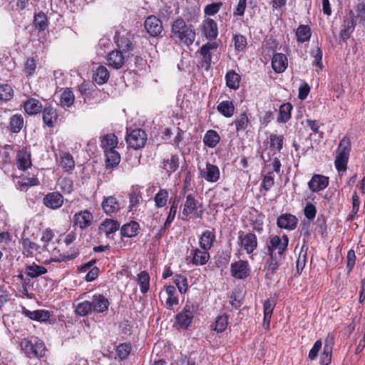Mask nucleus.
<instances>
[{
  "label": "nucleus",
  "mask_w": 365,
  "mask_h": 365,
  "mask_svg": "<svg viewBox=\"0 0 365 365\" xmlns=\"http://www.w3.org/2000/svg\"><path fill=\"white\" fill-rule=\"evenodd\" d=\"M225 79L227 86L230 88L236 90L239 88L241 77L235 71H229L225 76Z\"/></svg>",
  "instance_id": "e433bc0d"
},
{
  "label": "nucleus",
  "mask_w": 365,
  "mask_h": 365,
  "mask_svg": "<svg viewBox=\"0 0 365 365\" xmlns=\"http://www.w3.org/2000/svg\"><path fill=\"white\" fill-rule=\"evenodd\" d=\"M235 48L237 51H243L247 46V38L242 34H235L233 36Z\"/></svg>",
  "instance_id": "e2e57ef3"
},
{
  "label": "nucleus",
  "mask_w": 365,
  "mask_h": 365,
  "mask_svg": "<svg viewBox=\"0 0 365 365\" xmlns=\"http://www.w3.org/2000/svg\"><path fill=\"white\" fill-rule=\"evenodd\" d=\"M24 313L29 319L41 322L48 321L51 317L50 312L47 310L43 309L35 311H29L28 309H26L24 312Z\"/></svg>",
  "instance_id": "a878e982"
},
{
  "label": "nucleus",
  "mask_w": 365,
  "mask_h": 365,
  "mask_svg": "<svg viewBox=\"0 0 365 365\" xmlns=\"http://www.w3.org/2000/svg\"><path fill=\"white\" fill-rule=\"evenodd\" d=\"M230 273L232 277L238 279H244L250 274L249 264L245 260H238L231 264Z\"/></svg>",
  "instance_id": "6e6552de"
},
{
  "label": "nucleus",
  "mask_w": 365,
  "mask_h": 365,
  "mask_svg": "<svg viewBox=\"0 0 365 365\" xmlns=\"http://www.w3.org/2000/svg\"><path fill=\"white\" fill-rule=\"evenodd\" d=\"M289 244V238L284 235L270 236L264 247L269 255L266 261L267 271L273 274L284 259V252Z\"/></svg>",
  "instance_id": "f257e3e1"
},
{
  "label": "nucleus",
  "mask_w": 365,
  "mask_h": 365,
  "mask_svg": "<svg viewBox=\"0 0 365 365\" xmlns=\"http://www.w3.org/2000/svg\"><path fill=\"white\" fill-rule=\"evenodd\" d=\"M45 206L56 210L61 207L63 204V197L58 192L48 193L43 199Z\"/></svg>",
  "instance_id": "2eb2a0df"
},
{
  "label": "nucleus",
  "mask_w": 365,
  "mask_h": 365,
  "mask_svg": "<svg viewBox=\"0 0 365 365\" xmlns=\"http://www.w3.org/2000/svg\"><path fill=\"white\" fill-rule=\"evenodd\" d=\"M237 242L241 250L245 251L248 255L252 254L258 245L257 236L254 233L245 232L242 230L237 232Z\"/></svg>",
  "instance_id": "20e7f679"
},
{
  "label": "nucleus",
  "mask_w": 365,
  "mask_h": 365,
  "mask_svg": "<svg viewBox=\"0 0 365 365\" xmlns=\"http://www.w3.org/2000/svg\"><path fill=\"white\" fill-rule=\"evenodd\" d=\"M47 272L48 270L45 267L38 265L34 262L31 264H26L25 267V273L31 278H36L47 273Z\"/></svg>",
  "instance_id": "cd10ccee"
},
{
  "label": "nucleus",
  "mask_w": 365,
  "mask_h": 365,
  "mask_svg": "<svg viewBox=\"0 0 365 365\" xmlns=\"http://www.w3.org/2000/svg\"><path fill=\"white\" fill-rule=\"evenodd\" d=\"M125 140L128 146L137 150L145 145L147 134L142 129H135L127 134Z\"/></svg>",
  "instance_id": "423d86ee"
},
{
  "label": "nucleus",
  "mask_w": 365,
  "mask_h": 365,
  "mask_svg": "<svg viewBox=\"0 0 365 365\" xmlns=\"http://www.w3.org/2000/svg\"><path fill=\"white\" fill-rule=\"evenodd\" d=\"M215 241V232L214 230H205L199 239L200 247L209 251L213 246Z\"/></svg>",
  "instance_id": "4be33fe9"
},
{
  "label": "nucleus",
  "mask_w": 365,
  "mask_h": 365,
  "mask_svg": "<svg viewBox=\"0 0 365 365\" xmlns=\"http://www.w3.org/2000/svg\"><path fill=\"white\" fill-rule=\"evenodd\" d=\"M308 247L306 245H303L301 251L299 252L298 259L297 260V269L298 272H300L304 268L306 260H307V252Z\"/></svg>",
  "instance_id": "5fc2aeb1"
},
{
  "label": "nucleus",
  "mask_w": 365,
  "mask_h": 365,
  "mask_svg": "<svg viewBox=\"0 0 365 365\" xmlns=\"http://www.w3.org/2000/svg\"><path fill=\"white\" fill-rule=\"evenodd\" d=\"M298 220L291 214H284L277 219V226L282 229L293 230L296 228Z\"/></svg>",
  "instance_id": "6ab92c4d"
},
{
  "label": "nucleus",
  "mask_w": 365,
  "mask_h": 365,
  "mask_svg": "<svg viewBox=\"0 0 365 365\" xmlns=\"http://www.w3.org/2000/svg\"><path fill=\"white\" fill-rule=\"evenodd\" d=\"M138 283L142 293H146L149 290L150 276L147 272L143 271L138 274Z\"/></svg>",
  "instance_id": "c03bdc74"
},
{
  "label": "nucleus",
  "mask_w": 365,
  "mask_h": 365,
  "mask_svg": "<svg viewBox=\"0 0 365 365\" xmlns=\"http://www.w3.org/2000/svg\"><path fill=\"white\" fill-rule=\"evenodd\" d=\"M101 207L106 214L110 215L120 210V203L114 196H108L104 197Z\"/></svg>",
  "instance_id": "a211bd4d"
},
{
  "label": "nucleus",
  "mask_w": 365,
  "mask_h": 365,
  "mask_svg": "<svg viewBox=\"0 0 365 365\" xmlns=\"http://www.w3.org/2000/svg\"><path fill=\"white\" fill-rule=\"evenodd\" d=\"M179 167V158L178 155H171L170 157L163 162V168L168 175L174 173Z\"/></svg>",
  "instance_id": "f704fd0d"
},
{
  "label": "nucleus",
  "mask_w": 365,
  "mask_h": 365,
  "mask_svg": "<svg viewBox=\"0 0 365 365\" xmlns=\"http://www.w3.org/2000/svg\"><path fill=\"white\" fill-rule=\"evenodd\" d=\"M201 178L210 182H215L220 179V170L215 165L207 163L205 168H200Z\"/></svg>",
  "instance_id": "9d476101"
},
{
  "label": "nucleus",
  "mask_w": 365,
  "mask_h": 365,
  "mask_svg": "<svg viewBox=\"0 0 365 365\" xmlns=\"http://www.w3.org/2000/svg\"><path fill=\"white\" fill-rule=\"evenodd\" d=\"M16 165L19 170H26L31 165L30 154L24 150H19L16 154Z\"/></svg>",
  "instance_id": "bb28decb"
},
{
  "label": "nucleus",
  "mask_w": 365,
  "mask_h": 365,
  "mask_svg": "<svg viewBox=\"0 0 365 365\" xmlns=\"http://www.w3.org/2000/svg\"><path fill=\"white\" fill-rule=\"evenodd\" d=\"M10 130L13 133H19L24 125V118L21 115H14L10 119Z\"/></svg>",
  "instance_id": "49530a36"
},
{
  "label": "nucleus",
  "mask_w": 365,
  "mask_h": 365,
  "mask_svg": "<svg viewBox=\"0 0 365 365\" xmlns=\"http://www.w3.org/2000/svg\"><path fill=\"white\" fill-rule=\"evenodd\" d=\"M200 206V202L194 196L187 195L183 204L181 219L182 220H187L194 215H196L197 217H201L202 211H200V213L197 212V209Z\"/></svg>",
  "instance_id": "39448f33"
},
{
  "label": "nucleus",
  "mask_w": 365,
  "mask_h": 365,
  "mask_svg": "<svg viewBox=\"0 0 365 365\" xmlns=\"http://www.w3.org/2000/svg\"><path fill=\"white\" fill-rule=\"evenodd\" d=\"M101 145L105 151L114 150L117 146L118 140L113 133L106 134L102 136Z\"/></svg>",
  "instance_id": "c85d7f7f"
},
{
  "label": "nucleus",
  "mask_w": 365,
  "mask_h": 365,
  "mask_svg": "<svg viewBox=\"0 0 365 365\" xmlns=\"http://www.w3.org/2000/svg\"><path fill=\"white\" fill-rule=\"evenodd\" d=\"M120 227V224L114 220L106 219L100 225V232L104 233L107 237L110 234L115 232Z\"/></svg>",
  "instance_id": "b1692460"
},
{
  "label": "nucleus",
  "mask_w": 365,
  "mask_h": 365,
  "mask_svg": "<svg viewBox=\"0 0 365 365\" xmlns=\"http://www.w3.org/2000/svg\"><path fill=\"white\" fill-rule=\"evenodd\" d=\"M11 150L9 145H0V163H1L3 166L9 163L11 161Z\"/></svg>",
  "instance_id": "680f3d73"
},
{
  "label": "nucleus",
  "mask_w": 365,
  "mask_h": 365,
  "mask_svg": "<svg viewBox=\"0 0 365 365\" xmlns=\"http://www.w3.org/2000/svg\"><path fill=\"white\" fill-rule=\"evenodd\" d=\"M191 263L195 266L205 264L210 259V255L207 250L192 248L190 251Z\"/></svg>",
  "instance_id": "ddd939ff"
},
{
  "label": "nucleus",
  "mask_w": 365,
  "mask_h": 365,
  "mask_svg": "<svg viewBox=\"0 0 365 365\" xmlns=\"http://www.w3.org/2000/svg\"><path fill=\"white\" fill-rule=\"evenodd\" d=\"M292 106L290 103H283L279 108L278 121L282 123L287 122L291 118Z\"/></svg>",
  "instance_id": "79ce46f5"
},
{
  "label": "nucleus",
  "mask_w": 365,
  "mask_h": 365,
  "mask_svg": "<svg viewBox=\"0 0 365 365\" xmlns=\"http://www.w3.org/2000/svg\"><path fill=\"white\" fill-rule=\"evenodd\" d=\"M220 136L214 130H209L206 132L203 138V143L209 148H215L220 142Z\"/></svg>",
  "instance_id": "72a5a7b5"
},
{
  "label": "nucleus",
  "mask_w": 365,
  "mask_h": 365,
  "mask_svg": "<svg viewBox=\"0 0 365 365\" xmlns=\"http://www.w3.org/2000/svg\"><path fill=\"white\" fill-rule=\"evenodd\" d=\"M329 185V178L322 175H314L308 182V186L312 192H319L324 190Z\"/></svg>",
  "instance_id": "f3484780"
},
{
  "label": "nucleus",
  "mask_w": 365,
  "mask_h": 365,
  "mask_svg": "<svg viewBox=\"0 0 365 365\" xmlns=\"http://www.w3.org/2000/svg\"><path fill=\"white\" fill-rule=\"evenodd\" d=\"M93 220V214L87 210L76 213L73 216L74 225L81 230H84L91 225Z\"/></svg>",
  "instance_id": "9b49d317"
},
{
  "label": "nucleus",
  "mask_w": 365,
  "mask_h": 365,
  "mask_svg": "<svg viewBox=\"0 0 365 365\" xmlns=\"http://www.w3.org/2000/svg\"><path fill=\"white\" fill-rule=\"evenodd\" d=\"M22 352L29 358H41L45 351L44 344L37 338L24 339L20 342Z\"/></svg>",
  "instance_id": "7ed1b4c3"
},
{
  "label": "nucleus",
  "mask_w": 365,
  "mask_h": 365,
  "mask_svg": "<svg viewBox=\"0 0 365 365\" xmlns=\"http://www.w3.org/2000/svg\"><path fill=\"white\" fill-rule=\"evenodd\" d=\"M140 225L137 222L131 221L123 225L120 233L123 237H133L137 235Z\"/></svg>",
  "instance_id": "7c9ffc66"
},
{
  "label": "nucleus",
  "mask_w": 365,
  "mask_h": 365,
  "mask_svg": "<svg viewBox=\"0 0 365 365\" xmlns=\"http://www.w3.org/2000/svg\"><path fill=\"white\" fill-rule=\"evenodd\" d=\"M109 72L106 67L104 66H99L93 76V79L96 83L101 85L107 82L109 78Z\"/></svg>",
  "instance_id": "58836bf2"
},
{
  "label": "nucleus",
  "mask_w": 365,
  "mask_h": 365,
  "mask_svg": "<svg viewBox=\"0 0 365 365\" xmlns=\"http://www.w3.org/2000/svg\"><path fill=\"white\" fill-rule=\"evenodd\" d=\"M173 282L175 284L181 294H184L187 292L188 289V282L186 277L181 274H177L173 278Z\"/></svg>",
  "instance_id": "de8ad7c7"
},
{
  "label": "nucleus",
  "mask_w": 365,
  "mask_h": 365,
  "mask_svg": "<svg viewBox=\"0 0 365 365\" xmlns=\"http://www.w3.org/2000/svg\"><path fill=\"white\" fill-rule=\"evenodd\" d=\"M105 155L106 158V168H114L117 166L120 161V154L114 150L105 151Z\"/></svg>",
  "instance_id": "4c0bfd02"
},
{
  "label": "nucleus",
  "mask_w": 365,
  "mask_h": 365,
  "mask_svg": "<svg viewBox=\"0 0 365 365\" xmlns=\"http://www.w3.org/2000/svg\"><path fill=\"white\" fill-rule=\"evenodd\" d=\"M108 65L115 69L120 68L125 62L123 53L118 50L112 51L107 56Z\"/></svg>",
  "instance_id": "aec40b11"
},
{
  "label": "nucleus",
  "mask_w": 365,
  "mask_h": 365,
  "mask_svg": "<svg viewBox=\"0 0 365 365\" xmlns=\"http://www.w3.org/2000/svg\"><path fill=\"white\" fill-rule=\"evenodd\" d=\"M91 305L93 312L102 313L108 310L109 302L103 295H98L93 297Z\"/></svg>",
  "instance_id": "5701e85b"
},
{
  "label": "nucleus",
  "mask_w": 365,
  "mask_h": 365,
  "mask_svg": "<svg viewBox=\"0 0 365 365\" xmlns=\"http://www.w3.org/2000/svg\"><path fill=\"white\" fill-rule=\"evenodd\" d=\"M25 111L29 115H35L41 112L42 105L41 102L34 98L27 100L24 104Z\"/></svg>",
  "instance_id": "473e14b6"
},
{
  "label": "nucleus",
  "mask_w": 365,
  "mask_h": 365,
  "mask_svg": "<svg viewBox=\"0 0 365 365\" xmlns=\"http://www.w3.org/2000/svg\"><path fill=\"white\" fill-rule=\"evenodd\" d=\"M172 37L187 46L192 44L196 33L192 26L186 24L182 19H176L172 24Z\"/></svg>",
  "instance_id": "f03ea898"
},
{
  "label": "nucleus",
  "mask_w": 365,
  "mask_h": 365,
  "mask_svg": "<svg viewBox=\"0 0 365 365\" xmlns=\"http://www.w3.org/2000/svg\"><path fill=\"white\" fill-rule=\"evenodd\" d=\"M34 25L36 29L43 31L48 26L47 16L43 12H39L34 16Z\"/></svg>",
  "instance_id": "09e8293b"
},
{
  "label": "nucleus",
  "mask_w": 365,
  "mask_h": 365,
  "mask_svg": "<svg viewBox=\"0 0 365 365\" xmlns=\"http://www.w3.org/2000/svg\"><path fill=\"white\" fill-rule=\"evenodd\" d=\"M168 192L165 189H161L154 197L155 205L157 207H164L168 202Z\"/></svg>",
  "instance_id": "6e6d98bb"
},
{
  "label": "nucleus",
  "mask_w": 365,
  "mask_h": 365,
  "mask_svg": "<svg viewBox=\"0 0 365 365\" xmlns=\"http://www.w3.org/2000/svg\"><path fill=\"white\" fill-rule=\"evenodd\" d=\"M312 36L310 28L307 25H300L296 31V36L298 42L308 41Z\"/></svg>",
  "instance_id": "ea45409f"
},
{
  "label": "nucleus",
  "mask_w": 365,
  "mask_h": 365,
  "mask_svg": "<svg viewBox=\"0 0 365 365\" xmlns=\"http://www.w3.org/2000/svg\"><path fill=\"white\" fill-rule=\"evenodd\" d=\"M349 14L351 17L362 25H365V3L361 2L354 6V10H350Z\"/></svg>",
  "instance_id": "c756f323"
},
{
  "label": "nucleus",
  "mask_w": 365,
  "mask_h": 365,
  "mask_svg": "<svg viewBox=\"0 0 365 365\" xmlns=\"http://www.w3.org/2000/svg\"><path fill=\"white\" fill-rule=\"evenodd\" d=\"M270 145L272 148L280 151L283 147V136L271 134L269 136Z\"/></svg>",
  "instance_id": "0e129e2a"
},
{
  "label": "nucleus",
  "mask_w": 365,
  "mask_h": 365,
  "mask_svg": "<svg viewBox=\"0 0 365 365\" xmlns=\"http://www.w3.org/2000/svg\"><path fill=\"white\" fill-rule=\"evenodd\" d=\"M217 43L216 42H207L200 49L199 53L201 56L200 66L208 71L211 67L212 51L217 50Z\"/></svg>",
  "instance_id": "0eeeda50"
},
{
  "label": "nucleus",
  "mask_w": 365,
  "mask_h": 365,
  "mask_svg": "<svg viewBox=\"0 0 365 365\" xmlns=\"http://www.w3.org/2000/svg\"><path fill=\"white\" fill-rule=\"evenodd\" d=\"M202 31L207 38L215 40L218 36V27L217 23L212 19H206L203 21Z\"/></svg>",
  "instance_id": "dca6fc26"
},
{
  "label": "nucleus",
  "mask_w": 365,
  "mask_h": 365,
  "mask_svg": "<svg viewBox=\"0 0 365 365\" xmlns=\"http://www.w3.org/2000/svg\"><path fill=\"white\" fill-rule=\"evenodd\" d=\"M217 109L223 116L230 118L234 115L235 108L232 101H223L217 105Z\"/></svg>",
  "instance_id": "2f4dec72"
},
{
  "label": "nucleus",
  "mask_w": 365,
  "mask_h": 365,
  "mask_svg": "<svg viewBox=\"0 0 365 365\" xmlns=\"http://www.w3.org/2000/svg\"><path fill=\"white\" fill-rule=\"evenodd\" d=\"M351 150V143L350 140L347 137H344L338 146L336 154L343 155L349 157V153Z\"/></svg>",
  "instance_id": "3c124183"
},
{
  "label": "nucleus",
  "mask_w": 365,
  "mask_h": 365,
  "mask_svg": "<svg viewBox=\"0 0 365 365\" xmlns=\"http://www.w3.org/2000/svg\"><path fill=\"white\" fill-rule=\"evenodd\" d=\"M147 32L152 36H157L163 31L161 21L154 16H148L144 23Z\"/></svg>",
  "instance_id": "f8f14e48"
},
{
  "label": "nucleus",
  "mask_w": 365,
  "mask_h": 365,
  "mask_svg": "<svg viewBox=\"0 0 365 365\" xmlns=\"http://www.w3.org/2000/svg\"><path fill=\"white\" fill-rule=\"evenodd\" d=\"M349 156L336 154L335 159V167L339 173L345 172L347 168Z\"/></svg>",
  "instance_id": "4d7b16f0"
},
{
  "label": "nucleus",
  "mask_w": 365,
  "mask_h": 365,
  "mask_svg": "<svg viewBox=\"0 0 365 365\" xmlns=\"http://www.w3.org/2000/svg\"><path fill=\"white\" fill-rule=\"evenodd\" d=\"M263 178L261 183V187L265 192L270 190V189L274 185V178L273 176V172L271 170L267 171L265 174H263Z\"/></svg>",
  "instance_id": "a18cd8bd"
},
{
  "label": "nucleus",
  "mask_w": 365,
  "mask_h": 365,
  "mask_svg": "<svg viewBox=\"0 0 365 365\" xmlns=\"http://www.w3.org/2000/svg\"><path fill=\"white\" fill-rule=\"evenodd\" d=\"M288 65L287 56L281 53H275L272 59V66L277 73H282Z\"/></svg>",
  "instance_id": "412c9836"
},
{
  "label": "nucleus",
  "mask_w": 365,
  "mask_h": 365,
  "mask_svg": "<svg viewBox=\"0 0 365 365\" xmlns=\"http://www.w3.org/2000/svg\"><path fill=\"white\" fill-rule=\"evenodd\" d=\"M60 165L66 170L69 171L75 166L73 157L68 153H63L60 160Z\"/></svg>",
  "instance_id": "864d4df0"
},
{
  "label": "nucleus",
  "mask_w": 365,
  "mask_h": 365,
  "mask_svg": "<svg viewBox=\"0 0 365 365\" xmlns=\"http://www.w3.org/2000/svg\"><path fill=\"white\" fill-rule=\"evenodd\" d=\"M22 246L25 251H26L30 255H36L37 253H40L41 247L38 244L31 242L29 238L23 239Z\"/></svg>",
  "instance_id": "37998d69"
},
{
  "label": "nucleus",
  "mask_w": 365,
  "mask_h": 365,
  "mask_svg": "<svg viewBox=\"0 0 365 365\" xmlns=\"http://www.w3.org/2000/svg\"><path fill=\"white\" fill-rule=\"evenodd\" d=\"M222 6V2L207 4L205 6L204 12L207 16H213L220 11Z\"/></svg>",
  "instance_id": "774afa93"
},
{
  "label": "nucleus",
  "mask_w": 365,
  "mask_h": 365,
  "mask_svg": "<svg viewBox=\"0 0 365 365\" xmlns=\"http://www.w3.org/2000/svg\"><path fill=\"white\" fill-rule=\"evenodd\" d=\"M92 311L91 302L88 301H83L79 303L76 308V314L81 317L91 314Z\"/></svg>",
  "instance_id": "603ef678"
},
{
  "label": "nucleus",
  "mask_w": 365,
  "mask_h": 365,
  "mask_svg": "<svg viewBox=\"0 0 365 365\" xmlns=\"http://www.w3.org/2000/svg\"><path fill=\"white\" fill-rule=\"evenodd\" d=\"M228 324V317L227 315H221L217 317L214 329L219 332H223Z\"/></svg>",
  "instance_id": "bf43d9fd"
},
{
  "label": "nucleus",
  "mask_w": 365,
  "mask_h": 365,
  "mask_svg": "<svg viewBox=\"0 0 365 365\" xmlns=\"http://www.w3.org/2000/svg\"><path fill=\"white\" fill-rule=\"evenodd\" d=\"M58 120V114L52 107H46L43 110V120L50 128L54 127Z\"/></svg>",
  "instance_id": "393cba45"
},
{
  "label": "nucleus",
  "mask_w": 365,
  "mask_h": 365,
  "mask_svg": "<svg viewBox=\"0 0 365 365\" xmlns=\"http://www.w3.org/2000/svg\"><path fill=\"white\" fill-rule=\"evenodd\" d=\"M14 96V90L9 84L0 85V100L2 101H9Z\"/></svg>",
  "instance_id": "8fccbe9b"
},
{
  "label": "nucleus",
  "mask_w": 365,
  "mask_h": 365,
  "mask_svg": "<svg viewBox=\"0 0 365 365\" xmlns=\"http://www.w3.org/2000/svg\"><path fill=\"white\" fill-rule=\"evenodd\" d=\"M312 56L314 58L313 66L319 67L320 69L322 68V51L320 48L317 47L312 51Z\"/></svg>",
  "instance_id": "338daca9"
},
{
  "label": "nucleus",
  "mask_w": 365,
  "mask_h": 365,
  "mask_svg": "<svg viewBox=\"0 0 365 365\" xmlns=\"http://www.w3.org/2000/svg\"><path fill=\"white\" fill-rule=\"evenodd\" d=\"M192 309V306L186 304L183 309L176 315V323L180 328L187 329L192 323L194 317Z\"/></svg>",
  "instance_id": "1a4fd4ad"
},
{
  "label": "nucleus",
  "mask_w": 365,
  "mask_h": 365,
  "mask_svg": "<svg viewBox=\"0 0 365 365\" xmlns=\"http://www.w3.org/2000/svg\"><path fill=\"white\" fill-rule=\"evenodd\" d=\"M58 185L64 192L70 193L73 190V182L66 178H60L58 181Z\"/></svg>",
  "instance_id": "69168bd1"
},
{
  "label": "nucleus",
  "mask_w": 365,
  "mask_h": 365,
  "mask_svg": "<svg viewBox=\"0 0 365 365\" xmlns=\"http://www.w3.org/2000/svg\"><path fill=\"white\" fill-rule=\"evenodd\" d=\"M75 101V96L70 88H65L63 90L60 96V105L65 108L71 107Z\"/></svg>",
  "instance_id": "c9c22d12"
},
{
  "label": "nucleus",
  "mask_w": 365,
  "mask_h": 365,
  "mask_svg": "<svg viewBox=\"0 0 365 365\" xmlns=\"http://www.w3.org/2000/svg\"><path fill=\"white\" fill-rule=\"evenodd\" d=\"M356 21L353 17L350 19L344 20L343 29L341 30V36L344 40L349 38L350 34L353 32Z\"/></svg>",
  "instance_id": "a19ab883"
},
{
  "label": "nucleus",
  "mask_w": 365,
  "mask_h": 365,
  "mask_svg": "<svg viewBox=\"0 0 365 365\" xmlns=\"http://www.w3.org/2000/svg\"><path fill=\"white\" fill-rule=\"evenodd\" d=\"M237 131L245 130L249 123V119L246 113H242L240 114L235 120Z\"/></svg>",
  "instance_id": "13d9d810"
},
{
  "label": "nucleus",
  "mask_w": 365,
  "mask_h": 365,
  "mask_svg": "<svg viewBox=\"0 0 365 365\" xmlns=\"http://www.w3.org/2000/svg\"><path fill=\"white\" fill-rule=\"evenodd\" d=\"M176 293V289L173 285L165 286V291L160 292L159 296L160 298L166 297L165 307L168 309H171L174 305L178 304V297Z\"/></svg>",
  "instance_id": "4468645a"
},
{
  "label": "nucleus",
  "mask_w": 365,
  "mask_h": 365,
  "mask_svg": "<svg viewBox=\"0 0 365 365\" xmlns=\"http://www.w3.org/2000/svg\"><path fill=\"white\" fill-rule=\"evenodd\" d=\"M130 205L129 211H133L136 210L140 202L142 201V196L140 192L133 191L129 194Z\"/></svg>",
  "instance_id": "052dcab7"
}]
</instances>
